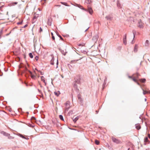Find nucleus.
Masks as SVG:
<instances>
[{
	"instance_id": "052dcab7",
	"label": "nucleus",
	"mask_w": 150,
	"mask_h": 150,
	"mask_svg": "<svg viewBox=\"0 0 150 150\" xmlns=\"http://www.w3.org/2000/svg\"><path fill=\"white\" fill-rule=\"evenodd\" d=\"M2 32H3V30H1V31L0 32V34H1L2 33Z\"/></svg>"
},
{
	"instance_id": "bb28decb",
	"label": "nucleus",
	"mask_w": 150,
	"mask_h": 150,
	"mask_svg": "<svg viewBox=\"0 0 150 150\" xmlns=\"http://www.w3.org/2000/svg\"><path fill=\"white\" fill-rule=\"evenodd\" d=\"M57 35L60 38V39L62 40L63 41L64 40L63 38L62 37V36L59 35L58 33H57Z\"/></svg>"
},
{
	"instance_id": "ddd939ff",
	"label": "nucleus",
	"mask_w": 150,
	"mask_h": 150,
	"mask_svg": "<svg viewBox=\"0 0 150 150\" xmlns=\"http://www.w3.org/2000/svg\"><path fill=\"white\" fill-rule=\"evenodd\" d=\"M133 75L134 76V77L136 79H137L138 78L139 76L140 75L139 73H137L136 74H134Z\"/></svg>"
},
{
	"instance_id": "20e7f679",
	"label": "nucleus",
	"mask_w": 150,
	"mask_h": 150,
	"mask_svg": "<svg viewBox=\"0 0 150 150\" xmlns=\"http://www.w3.org/2000/svg\"><path fill=\"white\" fill-rule=\"evenodd\" d=\"M138 26L141 28H142L144 27L143 23H142L141 20H140L138 22Z\"/></svg>"
},
{
	"instance_id": "4c0bfd02",
	"label": "nucleus",
	"mask_w": 150,
	"mask_h": 150,
	"mask_svg": "<svg viewBox=\"0 0 150 150\" xmlns=\"http://www.w3.org/2000/svg\"><path fill=\"white\" fill-rule=\"evenodd\" d=\"M19 136L23 139L25 138V137L21 134H20Z\"/></svg>"
},
{
	"instance_id": "393cba45",
	"label": "nucleus",
	"mask_w": 150,
	"mask_h": 150,
	"mask_svg": "<svg viewBox=\"0 0 150 150\" xmlns=\"http://www.w3.org/2000/svg\"><path fill=\"white\" fill-rule=\"evenodd\" d=\"M59 117L61 120L64 121V118L62 115H59Z\"/></svg>"
},
{
	"instance_id": "338daca9",
	"label": "nucleus",
	"mask_w": 150,
	"mask_h": 150,
	"mask_svg": "<svg viewBox=\"0 0 150 150\" xmlns=\"http://www.w3.org/2000/svg\"><path fill=\"white\" fill-rule=\"evenodd\" d=\"M148 93L150 94V90L149 91V92H148Z\"/></svg>"
},
{
	"instance_id": "c85d7f7f",
	"label": "nucleus",
	"mask_w": 150,
	"mask_h": 150,
	"mask_svg": "<svg viewBox=\"0 0 150 150\" xmlns=\"http://www.w3.org/2000/svg\"><path fill=\"white\" fill-rule=\"evenodd\" d=\"M80 101V104L81 105H83V100L82 98L80 99V100H79Z\"/></svg>"
},
{
	"instance_id": "680f3d73",
	"label": "nucleus",
	"mask_w": 150,
	"mask_h": 150,
	"mask_svg": "<svg viewBox=\"0 0 150 150\" xmlns=\"http://www.w3.org/2000/svg\"><path fill=\"white\" fill-rule=\"evenodd\" d=\"M136 83L138 85H140V83H138L137 82Z\"/></svg>"
},
{
	"instance_id": "4468645a",
	"label": "nucleus",
	"mask_w": 150,
	"mask_h": 150,
	"mask_svg": "<svg viewBox=\"0 0 150 150\" xmlns=\"http://www.w3.org/2000/svg\"><path fill=\"white\" fill-rule=\"evenodd\" d=\"M31 120L33 122H35L36 121V118L34 116H33L31 117Z\"/></svg>"
},
{
	"instance_id": "79ce46f5",
	"label": "nucleus",
	"mask_w": 150,
	"mask_h": 150,
	"mask_svg": "<svg viewBox=\"0 0 150 150\" xmlns=\"http://www.w3.org/2000/svg\"><path fill=\"white\" fill-rule=\"evenodd\" d=\"M86 2L88 4H90L91 2V1H90V0H87V1H86Z\"/></svg>"
},
{
	"instance_id": "9b49d317",
	"label": "nucleus",
	"mask_w": 150,
	"mask_h": 150,
	"mask_svg": "<svg viewBox=\"0 0 150 150\" xmlns=\"http://www.w3.org/2000/svg\"><path fill=\"white\" fill-rule=\"evenodd\" d=\"M54 57L53 56L52 57V59L50 61V64L52 65H54Z\"/></svg>"
},
{
	"instance_id": "f704fd0d",
	"label": "nucleus",
	"mask_w": 150,
	"mask_h": 150,
	"mask_svg": "<svg viewBox=\"0 0 150 150\" xmlns=\"http://www.w3.org/2000/svg\"><path fill=\"white\" fill-rule=\"evenodd\" d=\"M51 35H52V39L53 40H55V38H54V36L53 35V33H51Z\"/></svg>"
},
{
	"instance_id": "603ef678",
	"label": "nucleus",
	"mask_w": 150,
	"mask_h": 150,
	"mask_svg": "<svg viewBox=\"0 0 150 150\" xmlns=\"http://www.w3.org/2000/svg\"><path fill=\"white\" fill-rule=\"evenodd\" d=\"M128 77L130 79H132V78H133L132 77V76H128Z\"/></svg>"
},
{
	"instance_id": "0e129e2a",
	"label": "nucleus",
	"mask_w": 150,
	"mask_h": 150,
	"mask_svg": "<svg viewBox=\"0 0 150 150\" xmlns=\"http://www.w3.org/2000/svg\"><path fill=\"white\" fill-rule=\"evenodd\" d=\"M148 137L150 139V134H148Z\"/></svg>"
},
{
	"instance_id": "7ed1b4c3",
	"label": "nucleus",
	"mask_w": 150,
	"mask_h": 150,
	"mask_svg": "<svg viewBox=\"0 0 150 150\" xmlns=\"http://www.w3.org/2000/svg\"><path fill=\"white\" fill-rule=\"evenodd\" d=\"M112 141L117 144H120L121 141L116 138L112 137Z\"/></svg>"
},
{
	"instance_id": "a211bd4d",
	"label": "nucleus",
	"mask_w": 150,
	"mask_h": 150,
	"mask_svg": "<svg viewBox=\"0 0 150 150\" xmlns=\"http://www.w3.org/2000/svg\"><path fill=\"white\" fill-rule=\"evenodd\" d=\"M139 81H140L142 83H144L146 81V79H139Z\"/></svg>"
},
{
	"instance_id": "de8ad7c7",
	"label": "nucleus",
	"mask_w": 150,
	"mask_h": 150,
	"mask_svg": "<svg viewBox=\"0 0 150 150\" xmlns=\"http://www.w3.org/2000/svg\"><path fill=\"white\" fill-rule=\"evenodd\" d=\"M8 138L9 139H12L13 138V137H12L10 136L9 137H8Z\"/></svg>"
},
{
	"instance_id": "49530a36",
	"label": "nucleus",
	"mask_w": 150,
	"mask_h": 150,
	"mask_svg": "<svg viewBox=\"0 0 150 150\" xmlns=\"http://www.w3.org/2000/svg\"><path fill=\"white\" fill-rule=\"evenodd\" d=\"M38 56H36L35 59H36V60H38Z\"/></svg>"
},
{
	"instance_id": "37998d69",
	"label": "nucleus",
	"mask_w": 150,
	"mask_h": 150,
	"mask_svg": "<svg viewBox=\"0 0 150 150\" xmlns=\"http://www.w3.org/2000/svg\"><path fill=\"white\" fill-rule=\"evenodd\" d=\"M69 113L70 114H72L73 113V110H70L69 111Z\"/></svg>"
},
{
	"instance_id": "aec40b11",
	"label": "nucleus",
	"mask_w": 150,
	"mask_h": 150,
	"mask_svg": "<svg viewBox=\"0 0 150 150\" xmlns=\"http://www.w3.org/2000/svg\"><path fill=\"white\" fill-rule=\"evenodd\" d=\"M54 93L55 95L57 96H58L59 94H60V93L59 92V91H57V92H54Z\"/></svg>"
},
{
	"instance_id": "2eb2a0df",
	"label": "nucleus",
	"mask_w": 150,
	"mask_h": 150,
	"mask_svg": "<svg viewBox=\"0 0 150 150\" xmlns=\"http://www.w3.org/2000/svg\"><path fill=\"white\" fill-rule=\"evenodd\" d=\"M79 118V117L77 116L75 118H74V117H73V121L74 122H76V121L78 120Z\"/></svg>"
},
{
	"instance_id": "e2e57ef3",
	"label": "nucleus",
	"mask_w": 150,
	"mask_h": 150,
	"mask_svg": "<svg viewBox=\"0 0 150 150\" xmlns=\"http://www.w3.org/2000/svg\"><path fill=\"white\" fill-rule=\"evenodd\" d=\"M96 114H97L98 113V110H96Z\"/></svg>"
},
{
	"instance_id": "39448f33",
	"label": "nucleus",
	"mask_w": 150,
	"mask_h": 150,
	"mask_svg": "<svg viewBox=\"0 0 150 150\" xmlns=\"http://www.w3.org/2000/svg\"><path fill=\"white\" fill-rule=\"evenodd\" d=\"M25 69L26 71H28L30 74L31 77L32 78L34 79L35 77V76L34 75H33L32 72L28 70L26 67H25Z\"/></svg>"
},
{
	"instance_id": "f8f14e48",
	"label": "nucleus",
	"mask_w": 150,
	"mask_h": 150,
	"mask_svg": "<svg viewBox=\"0 0 150 150\" xmlns=\"http://www.w3.org/2000/svg\"><path fill=\"white\" fill-rule=\"evenodd\" d=\"M138 46L137 44H135L134 47V51L135 52H136L137 51Z\"/></svg>"
},
{
	"instance_id": "58836bf2",
	"label": "nucleus",
	"mask_w": 150,
	"mask_h": 150,
	"mask_svg": "<svg viewBox=\"0 0 150 150\" xmlns=\"http://www.w3.org/2000/svg\"><path fill=\"white\" fill-rule=\"evenodd\" d=\"M136 79V78H135L134 77H133L132 79L134 82H137V80Z\"/></svg>"
},
{
	"instance_id": "864d4df0",
	"label": "nucleus",
	"mask_w": 150,
	"mask_h": 150,
	"mask_svg": "<svg viewBox=\"0 0 150 150\" xmlns=\"http://www.w3.org/2000/svg\"><path fill=\"white\" fill-rule=\"evenodd\" d=\"M78 45L79 46H83V45H82L81 44H79Z\"/></svg>"
},
{
	"instance_id": "5fc2aeb1",
	"label": "nucleus",
	"mask_w": 150,
	"mask_h": 150,
	"mask_svg": "<svg viewBox=\"0 0 150 150\" xmlns=\"http://www.w3.org/2000/svg\"><path fill=\"white\" fill-rule=\"evenodd\" d=\"M40 74L41 75H43V73L42 72L40 71Z\"/></svg>"
},
{
	"instance_id": "8fccbe9b",
	"label": "nucleus",
	"mask_w": 150,
	"mask_h": 150,
	"mask_svg": "<svg viewBox=\"0 0 150 150\" xmlns=\"http://www.w3.org/2000/svg\"><path fill=\"white\" fill-rule=\"evenodd\" d=\"M58 59H57V68L58 67V66H57V65H58Z\"/></svg>"
},
{
	"instance_id": "5701e85b",
	"label": "nucleus",
	"mask_w": 150,
	"mask_h": 150,
	"mask_svg": "<svg viewBox=\"0 0 150 150\" xmlns=\"http://www.w3.org/2000/svg\"><path fill=\"white\" fill-rule=\"evenodd\" d=\"M48 24L49 25H51V19L49 18L48 19V21H47Z\"/></svg>"
},
{
	"instance_id": "774afa93",
	"label": "nucleus",
	"mask_w": 150,
	"mask_h": 150,
	"mask_svg": "<svg viewBox=\"0 0 150 150\" xmlns=\"http://www.w3.org/2000/svg\"><path fill=\"white\" fill-rule=\"evenodd\" d=\"M146 150H150V149L149 148L148 149H146Z\"/></svg>"
},
{
	"instance_id": "e433bc0d",
	"label": "nucleus",
	"mask_w": 150,
	"mask_h": 150,
	"mask_svg": "<svg viewBox=\"0 0 150 150\" xmlns=\"http://www.w3.org/2000/svg\"><path fill=\"white\" fill-rule=\"evenodd\" d=\"M146 126V129H147V126L149 127L150 129V124L148 125L146 122H145Z\"/></svg>"
},
{
	"instance_id": "bf43d9fd",
	"label": "nucleus",
	"mask_w": 150,
	"mask_h": 150,
	"mask_svg": "<svg viewBox=\"0 0 150 150\" xmlns=\"http://www.w3.org/2000/svg\"><path fill=\"white\" fill-rule=\"evenodd\" d=\"M25 139H27V140H28L29 139V138L28 137H25Z\"/></svg>"
},
{
	"instance_id": "c03bdc74",
	"label": "nucleus",
	"mask_w": 150,
	"mask_h": 150,
	"mask_svg": "<svg viewBox=\"0 0 150 150\" xmlns=\"http://www.w3.org/2000/svg\"><path fill=\"white\" fill-rule=\"evenodd\" d=\"M42 31V29L41 28V27H40V28L39 30V32H41Z\"/></svg>"
},
{
	"instance_id": "a18cd8bd",
	"label": "nucleus",
	"mask_w": 150,
	"mask_h": 150,
	"mask_svg": "<svg viewBox=\"0 0 150 150\" xmlns=\"http://www.w3.org/2000/svg\"><path fill=\"white\" fill-rule=\"evenodd\" d=\"M28 26V24H26L24 26L22 27V28H24Z\"/></svg>"
},
{
	"instance_id": "f03ea898",
	"label": "nucleus",
	"mask_w": 150,
	"mask_h": 150,
	"mask_svg": "<svg viewBox=\"0 0 150 150\" xmlns=\"http://www.w3.org/2000/svg\"><path fill=\"white\" fill-rule=\"evenodd\" d=\"M78 7L80 9H82L85 11L88 12L91 15H92L93 13V11L91 7H88V9H86L84 8L82 6L80 5L78 6Z\"/></svg>"
},
{
	"instance_id": "f3484780",
	"label": "nucleus",
	"mask_w": 150,
	"mask_h": 150,
	"mask_svg": "<svg viewBox=\"0 0 150 150\" xmlns=\"http://www.w3.org/2000/svg\"><path fill=\"white\" fill-rule=\"evenodd\" d=\"M149 44V41L148 40H146L145 43V46H146L147 47L148 46Z\"/></svg>"
},
{
	"instance_id": "3c124183",
	"label": "nucleus",
	"mask_w": 150,
	"mask_h": 150,
	"mask_svg": "<svg viewBox=\"0 0 150 150\" xmlns=\"http://www.w3.org/2000/svg\"><path fill=\"white\" fill-rule=\"evenodd\" d=\"M18 110L19 112H20L22 110V108H20L18 109Z\"/></svg>"
},
{
	"instance_id": "cd10ccee",
	"label": "nucleus",
	"mask_w": 150,
	"mask_h": 150,
	"mask_svg": "<svg viewBox=\"0 0 150 150\" xmlns=\"http://www.w3.org/2000/svg\"><path fill=\"white\" fill-rule=\"evenodd\" d=\"M132 33H133V35H134V38H133V39H134V38H135V35L136 34V31L134 30H132Z\"/></svg>"
},
{
	"instance_id": "6ab92c4d",
	"label": "nucleus",
	"mask_w": 150,
	"mask_h": 150,
	"mask_svg": "<svg viewBox=\"0 0 150 150\" xmlns=\"http://www.w3.org/2000/svg\"><path fill=\"white\" fill-rule=\"evenodd\" d=\"M40 78H41V81H43V82L45 83V85H46V83L45 82V79H43L44 77L43 76H41L40 77Z\"/></svg>"
},
{
	"instance_id": "2f4dec72",
	"label": "nucleus",
	"mask_w": 150,
	"mask_h": 150,
	"mask_svg": "<svg viewBox=\"0 0 150 150\" xmlns=\"http://www.w3.org/2000/svg\"><path fill=\"white\" fill-rule=\"evenodd\" d=\"M95 143L96 145H98L99 144L100 142H99L98 140H95Z\"/></svg>"
},
{
	"instance_id": "72a5a7b5",
	"label": "nucleus",
	"mask_w": 150,
	"mask_h": 150,
	"mask_svg": "<svg viewBox=\"0 0 150 150\" xmlns=\"http://www.w3.org/2000/svg\"><path fill=\"white\" fill-rule=\"evenodd\" d=\"M23 22V20H22L21 21H19V22H18L17 23V24L18 25H21L22 24Z\"/></svg>"
},
{
	"instance_id": "a19ab883",
	"label": "nucleus",
	"mask_w": 150,
	"mask_h": 150,
	"mask_svg": "<svg viewBox=\"0 0 150 150\" xmlns=\"http://www.w3.org/2000/svg\"><path fill=\"white\" fill-rule=\"evenodd\" d=\"M77 97L79 100H80V99L81 98V95L80 94L78 95Z\"/></svg>"
},
{
	"instance_id": "c756f323",
	"label": "nucleus",
	"mask_w": 150,
	"mask_h": 150,
	"mask_svg": "<svg viewBox=\"0 0 150 150\" xmlns=\"http://www.w3.org/2000/svg\"><path fill=\"white\" fill-rule=\"evenodd\" d=\"M60 52L62 53V54H63L64 55H65L66 54V52H65L63 50H61L60 49Z\"/></svg>"
},
{
	"instance_id": "4be33fe9",
	"label": "nucleus",
	"mask_w": 150,
	"mask_h": 150,
	"mask_svg": "<svg viewBox=\"0 0 150 150\" xmlns=\"http://www.w3.org/2000/svg\"><path fill=\"white\" fill-rule=\"evenodd\" d=\"M18 4V2H13L11 3L10 4L11 5V6H14L15 5H16Z\"/></svg>"
},
{
	"instance_id": "a878e982",
	"label": "nucleus",
	"mask_w": 150,
	"mask_h": 150,
	"mask_svg": "<svg viewBox=\"0 0 150 150\" xmlns=\"http://www.w3.org/2000/svg\"><path fill=\"white\" fill-rule=\"evenodd\" d=\"M144 142H147L149 141L148 138L147 137L145 138L144 139Z\"/></svg>"
},
{
	"instance_id": "6e6552de",
	"label": "nucleus",
	"mask_w": 150,
	"mask_h": 150,
	"mask_svg": "<svg viewBox=\"0 0 150 150\" xmlns=\"http://www.w3.org/2000/svg\"><path fill=\"white\" fill-rule=\"evenodd\" d=\"M1 133L6 137H9L10 136V134L4 131H2L1 132Z\"/></svg>"
},
{
	"instance_id": "1a4fd4ad",
	"label": "nucleus",
	"mask_w": 150,
	"mask_h": 150,
	"mask_svg": "<svg viewBox=\"0 0 150 150\" xmlns=\"http://www.w3.org/2000/svg\"><path fill=\"white\" fill-rule=\"evenodd\" d=\"M117 7L119 8H122L121 5L120 4L119 0H117Z\"/></svg>"
},
{
	"instance_id": "b1692460",
	"label": "nucleus",
	"mask_w": 150,
	"mask_h": 150,
	"mask_svg": "<svg viewBox=\"0 0 150 150\" xmlns=\"http://www.w3.org/2000/svg\"><path fill=\"white\" fill-rule=\"evenodd\" d=\"M141 88H142V90L143 91V94L144 95L145 94H146V93H148V91H147V90L146 89V91H145L144 90L142 87L141 86Z\"/></svg>"
},
{
	"instance_id": "6e6d98bb",
	"label": "nucleus",
	"mask_w": 150,
	"mask_h": 150,
	"mask_svg": "<svg viewBox=\"0 0 150 150\" xmlns=\"http://www.w3.org/2000/svg\"><path fill=\"white\" fill-rule=\"evenodd\" d=\"M73 17H74V20H76V16H74Z\"/></svg>"
},
{
	"instance_id": "09e8293b",
	"label": "nucleus",
	"mask_w": 150,
	"mask_h": 150,
	"mask_svg": "<svg viewBox=\"0 0 150 150\" xmlns=\"http://www.w3.org/2000/svg\"><path fill=\"white\" fill-rule=\"evenodd\" d=\"M69 107H68V108H66L65 109V110L66 111H67L69 109Z\"/></svg>"
},
{
	"instance_id": "0eeeda50",
	"label": "nucleus",
	"mask_w": 150,
	"mask_h": 150,
	"mask_svg": "<svg viewBox=\"0 0 150 150\" xmlns=\"http://www.w3.org/2000/svg\"><path fill=\"white\" fill-rule=\"evenodd\" d=\"M105 18L108 20L111 21L113 19V17L110 15H109L106 16Z\"/></svg>"
},
{
	"instance_id": "c9c22d12",
	"label": "nucleus",
	"mask_w": 150,
	"mask_h": 150,
	"mask_svg": "<svg viewBox=\"0 0 150 150\" xmlns=\"http://www.w3.org/2000/svg\"><path fill=\"white\" fill-rule=\"evenodd\" d=\"M61 3L65 5V6H69L67 5V3H66V2H61Z\"/></svg>"
},
{
	"instance_id": "423d86ee",
	"label": "nucleus",
	"mask_w": 150,
	"mask_h": 150,
	"mask_svg": "<svg viewBox=\"0 0 150 150\" xmlns=\"http://www.w3.org/2000/svg\"><path fill=\"white\" fill-rule=\"evenodd\" d=\"M123 42L125 45H126L127 44V34H125L123 38Z\"/></svg>"
},
{
	"instance_id": "7c9ffc66",
	"label": "nucleus",
	"mask_w": 150,
	"mask_h": 150,
	"mask_svg": "<svg viewBox=\"0 0 150 150\" xmlns=\"http://www.w3.org/2000/svg\"><path fill=\"white\" fill-rule=\"evenodd\" d=\"M29 55L30 58H33V55L31 53H30L29 54Z\"/></svg>"
},
{
	"instance_id": "ea45409f",
	"label": "nucleus",
	"mask_w": 150,
	"mask_h": 150,
	"mask_svg": "<svg viewBox=\"0 0 150 150\" xmlns=\"http://www.w3.org/2000/svg\"><path fill=\"white\" fill-rule=\"evenodd\" d=\"M28 126L29 127H34V126L32 124L29 123L28 125Z\"/></svg>"
},
{
	"instance_id": "412c9836",
	"label": "nucleus",
	"mask_w": 150,
	"mask_h": 150,
	"mask_svg": "<svg viewBox=\"0 0 150 150\" xmlns=\"http://www.w3.org/2000/svg\"><path fill=\"white\" fill-rule=\"evenodd\" d=\"M46 0H41V4L42 5H44L46 3Z\"/></svg>"
},
{
	"instance_id": "4d7b16f0",
	"label": "nucleus",
	"mask_w": 150,
	"mask_h": 150,
	"mask_svg": "<svg viewBox=\"0 0 150 150\" xmlns=\"http://www.w3.org/2000/svg\"><path fill=\"white\" fill-rule=\"evenodd\" d=\"M11 33V32H10V33H8V34H6V36H7L8 35L10 34V33Z\"/></svg>"
},
{
	"instance_id": "f257e3e1",
	"label": "nucleus",
	"mask_w": 150,
	"mask_h": 150,
	"mask_svg": "<svg viewBox=\"0 0 150 150\" xmlns=\"http://www.w3.org/2000/svg\"><path fill=\"white\" fill-rule=\"evenodd\" d=\"M75 81H74V88H77V84H80V78L79 76H77L75 78Z\"/></svg>"
},
{
	"instance_id": "9d476101",
	"label": "nucleus",
	"mask_w": 150,
	"mask_h": 150,
	"mask_svg": "<svg viewBox=\"0 0 150 150\" xmlns=\"http://www.w3.org/2000/svg\"><path fill=\"white\" fill-rule=\"evenodd\" d=\"M98 35H96L93 36L92 38V40L95 42H96L98 40Z\"/></svg>"
},
{
	"instance_id": "dca6fc26",
	"label": "nucleus",
	"mask_w": 150,
	"mask_h": 150,
	"mask_svg": "<svg viewBox=\"0 0 150 150\" xmlns=\"http://www.w3.org/2000/svg\"><path fill=\"white\" fill-rule=\"evenodd\" d=\"M135 127L137 129L139 130L141 128V126L140 125L138 124H136Z\"/></svg>"
},
{
	"instance_id": "69168bd1",
	"label": "nucleus",
	"mask_w": 150,
	"mask_h": 150,
	"mask_svg": "<svg viewBox=\"0 0 150 150\" xmlns=\"http://www.w3.org/2000/svg\"><path fill=\"white\" fill-rule=\"evenodd\" d=\"M83 52H84V53H85H85H86V51H83Z\"/></svg>"
},
{
	"instance_id": "473e14b6",
	"label": "nucleus",
	"mask_w": 150,
	"mask_h": 150,
	"mask_svg": "<svg viewBox=\"0 0 150 150\" xmlns=\"http://www.w3.org/2000/svg\"><path fill=\"white\" fill-rule=\"evenodd\" d=\"M38 17V16H35L34 17H33V21H34V22H35V21H34L35 19H36Z\"/></svg>"
},
{
	"instance_id": "13d9d810",
	"label": "nucleus",
	"mask_w": 150,
	"mask_h": 150,
	"mask_svg": "<svg viewBox=\"0 0 150 150\" xmlns=\"http://www.w3.org/2000/svg\"><path fill=\"white\" fill-rule=\"evenodd\" d=\"M89 28V27L88 28H87L86 30L85 31V32H86L87 31V30H88Z\"/></svg>"
}]
</instances>
